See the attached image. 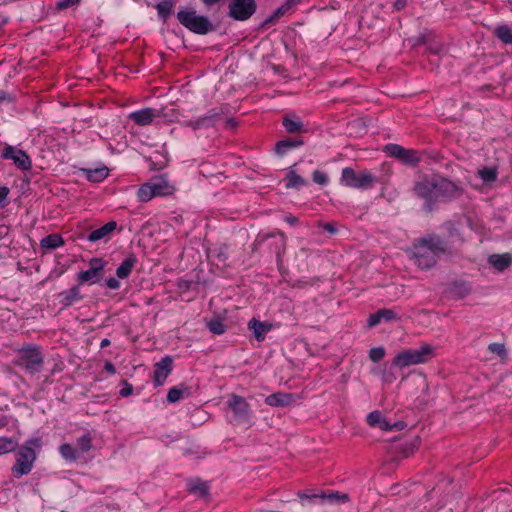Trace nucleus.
Masks as SVG:
<instances>
[{"instance_id":"nucleus-59","label":"nucleus","mask_w":512,"mask_h":512,"mask_svg":"<svg viewBox=\"0 0 512 512\" xmlns=\"http://www.w3.org/2000/svg\"><path fill=\"white\" fill-rule=\"evenodd\" d=\"M9 424V416L0 414V429L6 427Z\"/></svg>"},{"instance_id":"nucleus-9","label":"nucleus","mask_w":512,"mask_h":512,"mask_svg":"<svg viewBox=\"0 0 512 512\" xmlns=\"http://www.w3.org/2000/svg\"><path fill=\"white\" fill-rule=\"evenodd\" d=\"M228 15L237 21L248 20L257 9L255 0H231Z\"/></svg>"},{"instance_id":"nucleus-29","label":"nucleus","mask_w":512,"mask_h":512,"mask_svg":"<svg viewBox=\"0 0 512 512\" xmlns=\"http://www.w3.org/2000/svg\"><path fill=\"white\" fill-rule=\"evenodd\" d=\"M185 395L186 396L190 395L189 388L184 385H179V386L173 387L169 390V392L167 394V400L170 403H175V402L179 401L180 399H182Z\"/></svg>"},{"instance_id":"nucleus-57","label":"nucleus","mask_w":512,"mask_h":512,"mask_svg":"<svg viewBox=\"0 0 512 512\" xmlns=\"http://www.w3.org/2000/svg\"><path fill=\"white\" fill-rule=\"evenodd\" d=\"M9 194V189L5 186L0 187V204L6 199L7 195Z\"/></svg>"},{"instance_id":"nucleus-20","label":"nucleus","mask_w":512,"mask_h":512,"mask_svg":"<svg viewBox=\"0 0 512 512\" xmlns=\"http://www.w3.org/2000/svg\"><path fill=\"white\" fill-rule=\"evenodd\" d=\"M488 263L497 271L502 272L512 264V255L509 253L493 254L489 256Z\"/></svg>"},{"instance_id":"nucleus-36","label":"nucleus","mask_w":512,"mask_h":512,"mask_svg":"<svg viewBox=\"0 0 512 512\" xmlns=\"http://www.w3.org/2000/svg\"><path fill=\"white\" fill-rule=\"evenodd\" d=\"M137 196H138V199L141 201V202H148L149 200H151L155 195L154 193V190H153V186L151 184V182H148L146 184H143L138 192H137Z\"/></svg>"},{"instance_id":"nucleus-46","label":"nucleus","mask_w":512,"mask_h":512,"mask_svg":"<svg viewBox=\"0 0 512 512\" xmlns=\"http://www.w3.org/2000/svg\"><path fill=\"white\" fill-rule=\"evenodd\" d=\"M479 175L485 182H492L497 178L496 170L492 168H484L480 170Z\"/></svg>"},{"instance_id":"nucleus-56","label":"nucleus","mask_w":512,"mask_h":512,"mask_svg":"<svg viewBox=\"0 0 512 512\" xmlns=\"http://www.w3.org/2000/svg\"><path fill=\"white\" fill-rule=\"evenodd\" d=\"M407 424L404 421H397L392 423V430L400 431L403 430Z\"/></svg>"},{"instance_id":"nucleus-19","label":"nucleus","mask_w":512,"mask_h":512,"mask_svg":"<svg viewBox=\"0 0 512 512\" xmlns=\"http://www.w3.org/2000/svg\"><path fill=\"white\" fill-rule=\"evenodd\" d=\"M271 327V324L259 321L255 318H252L248 322V328L253 332V335L257 341H263L265 339L266 334L270 331Z\"/></svg>"},{"instance_id":"nucleus-32","label":"nucleus","mask_w":512,"mask_h":512,"mask_svg":"<svg viewBox=\"0 0 512 512\" xmlns=\"http://www.w3.org/2000/svg\"><path fill=\"white\" fill-rule=\"evenodd\" d=\"M59 452L65 460L70 461V462L76 461L77 459L80 458L79 451L76 448H74L72 445L67 444V443L62 444L59 447Z\"/></svg>"},{"instance_id":"nucleus-33","label":"nucleus","mask_w":512,"mask_h":512,"mask_svg":"<svg viewBox=\"0 0 512 512\" xmlns=\"http://www.w3.org/2000/svg\"><path fill=\"white\" fill-rule=\"evenodd\" d=\"M175 2L173 0H163L156 5L158 15L166 20L172 13Z\"/></svg>"},{"instance_id":"nucleus-5","label":"nucleus","mask_w":512,"mask_h":512,"mask_svg":"<svg viewBox=\"0 0 512 512\" xmlns=\"http://www.w3.org/2000/svg\"><path fill=\"white\" fill-rule=\"evenodd\" d=\"M178 21L195 34L205 35L215 29L208 17L198 15L195 10H180L177 13Z\"/></svg>"},{"instance_id":"nucleus-51","label":"nucleus","mask_w":512,"mask_h":512,"mask_svg":"<svg viewBox=\"0 0 512 512\" xmlns=\"http://www.w3.org/2000/svg\"><path fill=\"white\" fill-rule=\"evenodd\" d=\"M123 383L125 386L120 390V395L122 397L130 396L133 392L132 385L128 384L126 381H123Z\"/></svg>"},{"instance_id":"nucleus-47","label":"nucleus","mask_w":512,"mask_h":512,"mask_svg":"<svg viewBox=\"0 0 512 512\" xmlns=\"http://www.w3.org/2000/svg\"><path fill=\"white\" fill-rule=\"evenodd\" d=\"M419 444H420L419 437H415L414 440L410 444H406L402 448L404 457H408L410 454H412L414 452V450L418 448Z\"/></svg>"},{"instance_id":"nucleus-11","label":"nucleus","mask_w":512,"mask_h":512,"mask_svg":"<svg viewBox=\"0 0 512 512\" xmlns=\"http://www.w3.org/2000/svg\"><path fill=\"white\" fill-rule=\"evenodd\" d=\"M106 262L101 258H92L89 262V269L85 271H81L78 274L79 283L83 284L86 282L96 283L98 282L104 270Z\"/></svg>"},{"instance_id":"nucleus-1","label":"nucleus","mask_w":512,"mask_h":512,"mask_svg":"<svg viewBox=\"0 0 512 512\" xmlns=\"http://www.w3.org/2000/svg\"><path fill=\"white\" fill-rule=\"evenodd\" d=\"M413 192L425 200L426 210L432 211L436 202L457 199L462 195L463 190L456 183L439 174H423L415 181Z\"/></svg>"},{"instance_id":"nucleus-26","label":"nucleus","mask_w":512,"mask_h":512,"mask_svg":"<svg viewBox=\"0 0 512 512\" xmlns=\"http://www.w3.org/2000/svg\"><path fill=\"white\" fill-rule=\"evenodd\" d=\"M81 171L90 182L94 183L103 181L109 174L107 167L96 169H81Z\"/></svg>"},{"instance_id":"nucleus-3","label":"nucleus","mask_w":512,"mask_h":512,"mask_svg":"<svg viewBox=\"0 0 512 512\" xmlns=\"http://www.w3.org/2000/svg\"><path fill=\"white\" fill-rule=\"evenodd\" d=\"M33 447H41V438L35 437L28 439L23 445H21L15 453V464L12 466V474L16 478H21L24 475H28L33 468V464L36 461L37 455Z\"/></svg>"},{"instance_id":"nucleus-18","label":"nucleus","mask_w":512,"mask_h":512,"mask_svg":"<svg viewBox=\"0 0 512 512\" xmlns=\"http://www.w3.org/2000/svg\"><path fill=\"white\" fill-rule=\"evenodd\" d=\"M399 317L392 309H379L377 312L371 314L367 320L369 327H374L378 325L382 320L385 321H392V320H398Z\"/></svg>"},{"instance_id":"nucleus-63","label":"nucleus","mask_w":512,"mask_h":512,"mask_svg":"<svg viewBox=\"0 0 512 512\" xmlns=\"http://www.w3.org/2000/svg\"><path fill=\"white\" fill-rule=\"evenodd\" d=\"M274 235H275L274 233L273 234L258 235L256 242L262 243V242L266 241L267 238L273 237Z\"/></svg>"},{"instance_id":"nucleus-15","label":"nucleus","mask_w":512,"mask_h":512,"mask_svg":"<svg viewBox=\"0 0 512 512\" xmlns=\"http://www.w3.org/2000/svg\"><path fill=\"white\" fill-rule=\"evenodd\" d=\"M159 111L153 108H145L132 112L129 118L133 120L137 125L146 126L153 122L156 117H159Z\"/></svg>"},{"instance_id":"nucleus-39","label":"nucleus","mask_w":512,"mask_h":512,"mask_svg":"<svg viewBox=\"0 0 512 512\" xmlns=\"http://www.w3.org/2000/svg\"><path fill=\"white\" fill-rule=\"evenodd\" d=\"M226 110V107L212 108L205 114L211 127L216 125L217 121L226 113Z\"/></svg>"},{"instance_id":"nucleus-2","label":"nucleus","mask_w":512,"mask_h":512,"mask_svg":"<svg viewBox=\"0 0 512 512\" xmlns=\"http://www.w3.org/2000/svg\"><path fill=\"white\" fill-rule=\"evenodd\" d=\"M446 252L447 243L435 234L417 239L412 248L413 257L422 269L433 267L438 258Z\"/></svg>"},{"instance_id":"nucleus-38","label":"nucleus","mask_w":512,"mask_h":512,"mask_svg":"<svg viewBox=\"0 0 512 512\" xmlns=\"http://www.w3.org/2000/svg\"><path fill=\"white\" fill-rule=\"evenodd\" d=\"M286 180V188H299L306 184V181L293 170L288 173Z\"/></svg>"},{"instance_id":"nucleus-27","label":"nucleus","mask_w":512,"mask_h":512,"mask_svg":"<svg viewBox=\"0 0 512 512\" xmlns=\"http://www.w3.org/2000/svg\"><path fill=\"white\" fill-rule=\"evenodd\" d=\"M471 287L466 282H455L449 288L450 295L455 299H462L469 295Z\"/></svg>"},{"instance_id":"nucleus-30","label":"nucleus","mask_w":512,"mask_h":512,"mask_svg":"<svg viewBox=\"0 0 512 512\" xmlns=\"http://www.w3.org/2000/svg\"><path fill=\"white\" fill-rule=\"evenodd\" d=\"M189 492L204 497L208 494L209 487L206 482L200 479H194L188 484Z\"/></svg>"},{"instance_id":"nucleus-52","label":"nucleus","mask_w":512,"mask_h":512,"mask_svg":"<svg viewBox=\"0 0 512 512\" xmlns=\"http://www.w3.org/2000/svg\"><path fill=\"white\" fill-rule=\"evenodd\" d=\"M277 234H279L280 237H281V244H280V247L278 248V250L276 252L277 256L280 257L281 253H283L285 251L286 236L281 231H277Z\"/></svg>"},{"instance_id":"nucleus-53","label":"nucleus","mask_w":512,"mask_h":512,"mask_svg":"<svg viewBox=\"0 0 512 512\" xmlns=\"http://www.w3.org/2000/svg\"><path fill=\"white\" fill-rule=\"evenodd\" d=\"M106 286L109 289L116 290L120 287V282L116 278L111 277L106 280Z\"/></svg>"},{"instance_id":"nucleus-7","label":"nucleus","mask_w":512,"mask_h":512,"mask_svg":"<svg viewBox=\"0 0 512 512\" xmlns=\"http://www.w3.org/2000/svg\"><path fill=\"white\" fill-rule=\"evenodd\" d=\"M341 181L351 188L368 189L375 184L377 178L368 171L356 173L354 169L346 167L342 170Z\"/></svg>"},{"instance_id":"nucleus-62","label":"nucleus","mask_w":512,"mask_h":512,"mask_svg":"<svg viewBox=\"0 0 512 512\" xmlns=\"http://www.w3.org/2000/svg\"><path fill=\"white\" fill-rule=\"evenodd\" d=\"M285 221L287 223H289L290 225H296L298 223V218H296L292 215H289V216L285 217Z\"/></svg>"},{"instance_id":"nucleus-35","label":"nucleus","mask_w":512,"mask_h":512,"mask_svg":"<svg viewBox=\"0 0 512 512\" xmlns=\"http://www.w3.org/2000/svg\"><path fill=\"white\" fill-rule=\"evenodd\" d=\"M18 447L17 441L12 437H0V455L13 452Z\"/></svg>"},{"instance_id":"nucleus-22","label":"nucleus","mask_w":512,"mask_h":512,"mask_svg":"<svg viewBox=\"0 0 512 512\" xmlns=\"http://www.w3.org/2000/svg\"><path fill=\"white\" fill-rule=\"evenodd\" d=\"M282 124L288 133H299L305 131L303 122L296 115L285 116Z\"/></svg>"},{"instance_id":"nucleus-50","label":"nucleus","mask_w":512,"mask_h":512,"mask_svg":"<svg viewBox=\"0 0 512 512\" xmlns=\"http://www.w3.org/2000/svg\"><path fill=\"white\" fill-rule=\"evenodd\" d=\"M298 496L301 498V499H308L310 500L311 502H319V494H308L307 492H299L298 493Z\"/></svg>"},{"instance_id":"nucleus-10","label":"nucleus","mask_w":512,"mask_h":512,"mask_svg":"<svg viewBox=\"0 0 512 512\" xmlns=\"http://www.w3.org/2000/svg\"><path fill=\"white\" fill-rule=\"evenodd\" d=\"M1 157L4 159H10L14 162V164L21 170L27 171L32 167V162L28 154L21 150L17 149L14 146L6 145L2 150Z\"/></svg>"},{"instance_id":"nucleus-61","label":"nucleus","mask_w":512,"mask_h":512,"mask_svg":"<svg viewBox=\"0 0 512 512\" xmlns=\"http://www.w3.org/2000/svg\"><path fill=\"white\" fill-rule=\"evenodd\" d=\"M198 120H199V123H200V126L202 128H208V127H211V125L209 124L207 118L205 115L201 116V117H198Z\"/></svg>"},{"instance_id":"nucleus-17","label":"nucleus","mask_w":512,"mask_h":512,"mask_svg":"<svg viewBox=\"0 0 512 512\" xmlns=\"http://www.w3.org/2000/svg\"><path fill=\"white\" fill-rule=\"evenodd\" d=\"M117 228V223L115 221H110L103 225L102 227L92 231L88 235V240L90 242H97L100 240H106L109 239L111 234L115 231Z\"/></svg>"},{"instance_id":"nucleus-13","label":"nucleus","mask_w":512,"mask_h":512,"mask_svg":"<svg viewBox=\"0 0 512 512\" xmlns=\"http://www.w3.org/2000/svg\"><path fill=\"white\" fill-rule=\"evenodd\" d=\"M173 360L170 356L163 357L154 365V385L156 387L163 385L166 378L172 371Z\"/></svg>"},{"instance_id":"nucleus-4","label":"nucleus","mask_w":512,"mask_h":512,"mask_svg":"<svg viewBox=\"0 0 512 512\" xmlns=\"http://www.w3.org/2000/svg\"><path fill=\"white\" fill-rule=\"evenodd\" d=\"M434 356V348L424 344L418 349H406L398 353L392 364L398 368H405L428 362Z\"/></svg>"},{"instance_id":"nucleus-25","label":"nucleus","mask_w":512,"mask_h":512,"mask_svg":"<svg viewBox=\"0 0 512 512\" xmlns=\"http://www.w3.org/2000/svg\"><path fill=\"white\" fill-rule=\"evenodd\" d=\"M300 0H287L281 7H279L271 16H269L264 22L263 26L273 25L281 16H283L288 10L291 9Z\"/></svg>"},{"instance_id":"nucleus-6","label":"nucleus","mask_w":512,"mask_h":512,"mask_svg":"<svg viewBox=\"0 0 512 512\" xmlns=\"http://www.w3.org/2000/svg\"><path fill=\"white\" fill-rule=\"evenodd\" d=\"M227 406L233 413V422L237 425H251L252 410L250 404L237 394H231L227 401Z\"/></svg>"},{"instance_id":"nucleus-24","label":"nucleus","mask_w":512,"mask_h":512,"mask_svg":"<svg viewBox=\"0 0 512 512\" xmlns=\"http://www.w3.org/2000/svg\"><path fill=\"white\" fill-rule=\"evenodd\" d=\"M156 196H167L172 194L174 188L164 178H156L150 181Z\"/></svg>"},{"instance_id":"nucleus-16","label":"nucleus","mask_w":512,"mask_h":512,"mask_svg":"<svg viewBox=\"0 0 512 512\" xmlns=\"http://www.w3.org/2000/svg\"><path fill=\"white\" fill-rule=\"evenodd\" d=\"M294 395L291 393L276 392L265 398V403L272 407H286L294 402Z\"/></svg>"},{"instance_id":"nucleus-55","label":"nucleus","mask_w":512,"mask_h":512,"mask_svg":"<svg viewBox=\"0 0 512 512\" xmlns=\"http://www.w3.org/2000/svg\"><path fill=\"white\" fill-rule=\"evenodd\" d=\"M379 428L381 430H384V431H391L392 430V423H390L385 418H383Z\"/></svg>"},{"instance_id":"nucleus-48","label":"nucleus","mask_w":512,"mask_h":512,"mask_svg":"<svg viewBox=\"0 0 512 512\" xmlns=\"http://www.w3.org/2000/svg\"><path fill=\"white\" fill-rule=\"evenodd\" d=\"M313 181L319 185H325L328 182L327 176L319 170L313 172Z\"/></svg>"},{"instance_id":"nucleus-21","label":"nucleus","mask_w":512,"mask_h":512,"mask_svg":"<svg viewBox=\"0 0 512 512\" xmlns=\"http://www.w3.org/2000/svg\"><path fill=\"white\" fill-rule=\"evenodd\" d=\"M350 500V497L346 493H340L338 491H331L329 493H321L319 494V503H331V504H339V503H347Z\"/></svg>"},{"instance_id":"nucleus-54","label":"nucleus","mask_w":512,"mask_h":512,"mask_svg":"<svg viewBox=\"0 0 512 512\" xmlns=\"http://www.w3.org/2000/svg\"><path fill=\"white\" fill-rule=\"evenodd\" d=\"M79 0H63L57 3L58 9H65L78 3Z\"/></svg>"},{"instance_id":"nucleus-49","label":"nucleus","mask_w":512,"mask_h":512,"mask_svg":"<svg viewBox=\"0 0 512 512\" xmlns=\"http://www.w3.org/2000/svg\"><path fill=\"white\" fill-rule=\"evenodd\" d=\"M182 126L191 128L193 130H198V129L202 128L200 126L198 118L194 119V120H185V121L182 122Z\"/></svg>"},{"instance_id":"nucleus-42","label":"nucleus","mask_w":512,"mask_h":512,"mask_svg":"<svg viewBox=\"0 0 512 512\" xmlns=\"http://www.w3.org/2000/svg\"><path fill=\"white\" fill-rule=\"evenodd\" d=\"M495 34L504 44L512 43V31L507 25L497 27Z\"/></svg>"},{"instance_id":"nucleus-40","label":"nucleus","mask_w":512,"mask_h":512,"mask_svg":"<svg viewBox=\"0 0 512 512\" xmlns=\"http://www.w3.org/2000/svg\"><path fill=\"white\" fill-rule=\"evenodd\" d=\"M226 110V107L212 108L205 114L211 127L216 125L217 121L226 113Z\"/></svg>"},{"instance_id":"nucleus-44","label":"nucleus","mask_w":512,"mask_h":512,"mask_svg":"<svg viewBox=\"0 0 512 512\" xmlns=\"http://www.w3.org/2000/svg\"><path fill=\"white\" fill-rule=\"evenodd\" d=\"M488 350L491 352V353H495L497 354L500 358L504 359L507 355V351H506V348H505V345L502 344V343H491L488 345Z\"/></svg>"},{"instance_id":"nucleus-34","label":"nucleus","mask_w":512,"mask_h":512,"mask_svg":"<svg viewBox=\"0 0 512 512\" xmlns=\"http://www.w3.org/2000/svg\"><path fill=\"white\" fill-rule=\"evenodd\" d=\"M63 244V240L58 234H50L41 240V247L46 249H55Z\"/></svg>"},{"instance_id":"nucleus-28","label":"nucleus","mask_w":512,"mask_h":512,"mask_svg":"<svg viewBox=\"0 0 512 512\" xmlns=\"http://www.w3.org/2000/svg\"><path fill=\"white\" fill-rule=\"evenodd\" d=\"M303 144L302 139H284L277 142L275 151L278 155H284L289 149L302 146Z\"/></svg>"},{"instance_id":"nucleus-58","label":"nucleus","mask_w":512,"mask_h":512,"mask_svg":"<svg viewBox=\"0 0 512 512\" xmlns=\"http://www.w3.org/2000/svg\"><path fill=\"white\" fill-rule=\"evenodd\" d=\"M406 4H407V0H395L394 8L399 11V10H402L403 8H405Z\"/></svg>"},{"instance_id":"nucleus-8","label":"nucleus","mask_w":512,"mask_h":512,"mask_svg":"<svg viewBox=\"0 0 512 512\" xmlns=\"http://www.w3.org/2000/svg\"><path fill=\"white\" fill-rule=\"evenodd\" d=\"M19 359L29 373L39 372L43 364V356L36 346H27L20 350Z\"/></svg>"},{"instance_id":"nucleus-14","label":"nucleus","mask_w":512,"mask_h":512,"mask_svg":"<svg viewBox=\"0 0 512 512\" xmlns=\"http://www.w3.org/2000/svg\"><path fill=\"white\" fill-rule=\"evenodd\" d=\"M414 45H426L428 50L436 55L442 51L443 47L441 39L433 31H426L415 38Z\"/></svg>"},{"instance_id":"nucleus-31","label":"nucleus","mask_w":512,"mask_h":512,"mask_svg":"<svg viewBox=\"0 0 512 512\" xmlns=\"http://www.w3.org/2000/svg\"><path fill=\"white\" fill-rule=\"evenodd\" d=\"M61 297H62V300H61L62 304L64 306H70L75 301H78L81 299L80 290L77 286H74L71 289H69L68 291L62 292Z\"/></svg>"},{"instance_id":"nucleus-12","label":"nucleus","mask_w":512,"mask_h":512,"mask_svg":"<svg viewBox=\"0 0 512 512\" xmlns=\"http://www.w3.org/2000/svg\"><path fill=\"white\" fill-rule=\"evenodd\" d=\"M384 151L407 165L414 166L420 161L416 151L405 149L398 144H388Z\"/></svg>"},{"instance_id":"nucleus-37","label":"nucleus","mask_w":512,"mask_h":512,"mask_svg":"<svg viewBox=\"0 0 512 512\" xmlns=\"http://www.w3.org/2000/svg\"><path fill=\"white\" fill-rule=\"evenodd\" d=\"M79 454L87 453L92 449V437L86 433L77 439V448Z\"/></svg>"},{"instance_id":"nucleus-45","label":"nucleus","mask_w":512,"mask_h":512,"mask_svg":"<svg viewBox=\"0 0 512 512\" xmlns=\"http://www.w3.org/2000/svg\"><path fill=\"white\" fill-rule=\"evenodd\" d=\"M385 356V349L383 347H375L369 351V358L372 362L377 363Z\"/></svg>"},{"instance_id":"nucleus-64","label":"nucleus","mask_w":512,"mask_h":512,"mask_svg":"<svg viewBox=\"0 0 512 512\" xmlns=\"http://www.w3.org/2000/svg\"><path fill=\"white\" fill-rule=\"evenodd\" d=\"M324 229H325L326 231H328L329 233H331V234H333V233H335V232H336V229L334 228V226H333L331 223H326V224L324 225Z\"/></svg>"},{"instance_id":"nucleus-60","label":"nucleus","mask_w":512,"mask_h":512,"mask_svg":"<svg viewBox=\"0 0 512 512\" xmlns=\"http://www.w3.org/2000/svg\"><path fill=\"white\" fill-rule=\"evenodd\" d=\"M104 369L109 374H115V372H116L115 366L111 362H106L104 365Z\"/></svg>"},{"instance_id":"nucleus-43","label":"nucleus","mask_w":512,"mask_h":512,"mask_svg":"<svg viewBox=\"0 0 512 512\" xmlns=\"http://www.w3.org/2000/svg\"><path fill=\"white\" fill-rule=\"evenodd\" d=\"M383 417L377 410L370 412L367 415L366 421L371 427H379Z\"/></svg>"},{"instance_id":"nucleus-23","label":"nucleus","mask_w":512,"mask_h":512,"mask_svg":"<svg viewBox=\"0 0 512 512\" xmlns=\"http://www.w3.org/2000/svg\"><path fill=\"white\" fill-rule=\"evenodd\" d=\"M137 263V259L135 255L130 254L128 257L124 259V261L119 265V267L116 269V275L120 279L127 278L130 273L132 272V269L134 268L135 264Z\"/></svg>"},{"instance_id":"nucleus-41","label":"nucleus","mask_w":512,"mask_h":512,"mask_svg":"<svg viewBox=\"0 0 512 512\" xmlns=\"http://www.w3.org/2000/svg\"><path fill=\"white\" fill-rule=\"evenodd\" d=\"M207 328L215 335H222L225 333L227 326L221 319H212L207 322Z\"/></svg>"}]
</instances>
